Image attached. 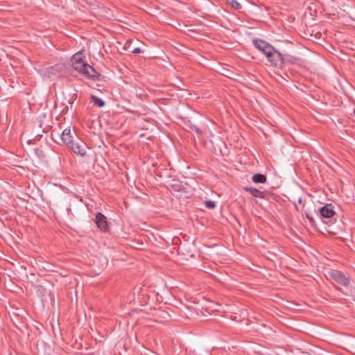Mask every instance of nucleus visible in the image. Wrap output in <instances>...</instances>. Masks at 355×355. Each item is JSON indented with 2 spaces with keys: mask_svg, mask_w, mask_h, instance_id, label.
Segmentation results:
<instances>
[{
  "mask_svg": "<svg viewBox=\"0 0 355 355\" xmlns=\"http://www.w3.org/2000/svg\"><path fill=\"white\" fill-rule=\"evenodd\" d=\"M328 275L337 284L344 287H348L350 284L349 276L342 271L338 270H330Z\"/></svg>",
  "mask_w": 355,
  "mask_h": 355,
  "instance_id": "obj_1",
  "label": "nucleus"
},
{
  "mask_svg": "<svg viewBox=\"0 0 355 355\" xmlns=\"http://www.w3.org/2000/svg\"><path fill=\"white\" fill-rule=\"evenodd\" d=\"M266 55L268 61L276 68H282V54L274 47Z\"/></svg>",
  "mask_w": 355,
  "mask_h": 355,
  "instance_id": "obj_2",
  "label": "nucleus"
},
{
  "mask_svg": "<svg viewBox=\"0 0 355 355\" xmlns=\"http://www.w3.org/2000/svg\"><path fill=\"white\" fill-rule=\"evenodd\" d=\"M75 140L68 146H67L69 148H70L75 154L83 156L85 155V144L80 140V138L74 134Z\"/></svg>",
  "mask_w": 355,
  "mask_h": 355,
  "instance_id": "obj_3",
  "label": "nucleus"
},
{
  "mask_svg": "<svg viewBox=\"0 0 355 355\" xmlns=\"http://www.w3.org/2000/svg\"><path fill=\"white\" fill-rule=\"evenodd\" d=\"M252 44L257 50L263 53L266 56L268 55L269 51L272 50V49L274 47L266 41L259 38L254 39L252 40Z\"/></svg>",
  "mask_w": 355,
  "mask_h": 355,
  "instance_id": "obj_4",
  "label": "nucleus"
},
{
  "mask_svg": "<svg viewBox=\"0 0 355 355\" xmlns=\"http://www.w3.org/2000/svg\"><path fill=\"white\" fill-rule=\"evenodd\" d=\"M95 222L98 228L102 231L106 232L108 230L109 226L107 224V218L102 213L98 212L96 214Z\"/></svg>",
  "mask_w": 355,
  "mask_h": 355,
  "instance_id": "obj_5",
  "label": "nucleus"
},
{
  "mask_svg": "<svg viewBox=\"0 0 355 355\" xmlns=\"http://www.w3.org/2000/svg\"><path fill=\"white\" fill-rule=\"evenodd\" d=\"M82 74L93 80H98V77L101 76L100 73L89 64L86 66L85 69L83 71Z\"/></svg>",
  "mask_w": 355,
  "mask_h": 355,
  "instance_id": "obj_6",
  "label": "nucleus"
},
{
  "mask_svg": "<svg viewBox=\"0 0 355 355\" xmlns=\"http://www.w3.org/2000/svg\"><path fill=\"white\" fill-rule=\"evenodd\" d=\"M320 216L323 218H330L335 215L331 204H327L319 209Z\"/></svg>",
  "mask_w": 355,
  "mask_h": 355,
  "instance_id": "obj_7",
  "label": "nucleus"
},
{
  "mask_svg": "<svg viewBox=\"0 0 355 355\" xmlns=\"http://www.w3.org/2000/svg\"><path fill=\"white\" fill-rule=\"evenodd\" d=\"M75 132H71L70 129L66 128L63 130L62 134V141L66 144V146H68L69 144H71L75 140Z\"/></svg>",
  "mask_w": 355,
  "mask_h": 355,
  "instance_id": "obj_8",
  "label": "nucleus"
},
{
  "mask_svg": "<svg viewBox=\"0 0 355 355\" xmlns=\"http://www.w3.org/2000/svg\"><path fill=\"white\" fill-rule=\"evenodd\" d=\"M243 189L245 191L250 193L252 196H254L255 198H265V196H266L265 192L261 191L256 188L245 187L243 188Z\"/></svg>",
  "mask_w": 355,
  "mask_h": 355,
  "instance_id": "obj_9",
  "label": "nucleus"
},
{
  "mask_svg": "<svg viewBox=\"0 0 355 355\" xmlns=\"http://www.w3.org/2000/svg\"><path fill=\"white\" fill-rule=\"evenodd\" d=\"M296 58L288 54H282V67L296 62Z\"/></svg>",
  "mask_w": 355,
  "mask_h": 355,
  "instance_id": "obj_10",
  "label": "nucleus"
},
{
  "mask_svg": "<svg viewBox=\"0 0 355 355\" xmlns=\"http://www.w3.org/2000/svg\"><path fill=\"white\" fill-rule=\"evenodd\" d=\"M87 64H88L85 61L72 62V66L73 69L81 73H83V71L85 69V67L86 66H87Z\"/></svg>",
  "mask_w": 355,
  "mask_h": 355,
  "instance_id": "obj_11",
  "label": "nucleus"
},
{
  "mask_svg": "<svg viewBox=\"0 0 355 355\" xmlns=\"http://www.w3.org/2000/svg\"><path fill=\"white\" fill-rule=\"evenodd\" d=\"M266 180H267L266 176L261 173H256L252 178V180L254 183L263 184L266 182Z\"/></svg>",
  "mask_w": 355,
  "mask_h": 355,
  "instance_id": "obj_12",
  "label": "nucleus"
},
{
  "mask_svg": "<svg viewBox=\"0 0 355 355\" xmlns=\"http://www.w3.org/2000/svg\"><path fill=\"white\" fill-rule=\"evenodd\" d=\"M91 99H92V101L94 103V104L96 105V106H98V107H102L105 105L104 101H103L101 98H100L96 96L92 95Z\"/></svg>",
  "mask_w": 355,
  "mask_h": 355,
  "instance_id": "obj_13",
  "label": "nucleus"
},
{
  "mask_svg": "<svg viewBox=\"0 0 355 355\" xmlns=\"http://www.w3.org/2000/svg\"><path fill=\"white\" fill-rule=\"evenodd\" d=\"M170 187L174 191H180L184 189V186L182 185V184L177 181H174L173 183H171L170 184Z\"/></svg>",
  "mask_w": 355,
  "mask_h": 355,
  "instance_id": "obj_14",
  "label": "nucleus"
},
{
  "mask_svg": "<svg viewBox=\"0 0 355 355\" xmlns=\"http://www.w3.org/2000/svg\"><path fill=\"white\" fill-rule=\"evenodd\" d=\"M226 1L235 10H240L241 8V5L236 0H226Z\"/></svg>",
  "mask_w": 355,
  "mask_h": 355,
  "instance_id": "obj_15",
  "label": "nucleus"
},
{
  "mask_svg": "<svg viewBox=\"0 0 355 355\" xmlns=\"http://www.w3.org/2000/svg\"><path fill=\"white\" fill-rule=\"evenodd\" d=\"M83 54L81 53H78L73 55L71 62H76L80 61H83L82 58Z\"/></svg>",
  "mask_w": 355,
  "mask_h": 355,
  "instance_id": "obj_16",
  "label": "nucleus"
},
{
  "mask_svg": "<svg viewBox=\"0 0 355 355\" xmlns=\"http://www.w3.org/2000/svg\"><path fill=\"white\" fill-rule=\"evenodd\" d=\"M205 205L208 209H214L216 207V203L212 200H206Z\"/></svg>",
  "mask_w": 355,
  "mask_h": 355,
  "instance_id": "obj_17",
  "label": "nucleus"
},
{
  "mask_svg": "<svg viewBox=\"0 0 355 355\" xmlns=\"http://www.w3.org/2000/svg\"><path fill=\"white\" fill-rule=\"evenodd\" d=\"M191 129L195 131L197 134H198L199 135H201L202 134V130L196 125H192L191 126Z\"/></svg>",
  "mask_w": 355,
  "mask_h": 355,
  "instance_id": "obj_18",
  "label": "nucleus"
},
{
  "mask_svg": "<svg viewBox=\"0 0 355 355\" xmlns=\"http://www.w3.org/2000/svg\"><path fill=\"white\" fill-rule=\"evenodd\" d=\"M141 52V50L138 47L133 49V50L132 51V53L135 54L140 53Z\"/></svg>",
  "mask_w": 355,
  "mask_h": 355,
  "instance_id": "obj_19",
  "label": "nucleus"
},
{
  "mask_svg": "<svg viewBox=\"0 0 355 355\" xmlns=\"http://www.w3.org/2000/svg\"><path fill=\"white\" fill-rule=\"evenodd\" d=\"M354 115H355V109H354Z\"/></svg>",
  "mask_w": 355,
  "mask_h": 355,
  "instance_id": "obj_20",
  "label": "nucleus"
}]
</instances>
